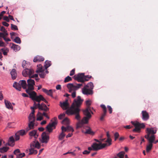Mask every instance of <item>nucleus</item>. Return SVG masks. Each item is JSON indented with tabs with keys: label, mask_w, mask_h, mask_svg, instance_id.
<instances>
[{
	"label": "nucleus",
	"mask_w": 158,
	"mask_h": 158,
	"mask_svg": "<svg viewBox=\"0 0 158 158\" xmlns=\"http://www.w3.org/2000/svg\"><path fill=\"white\" fill-rule=\"evenodd\" d=\"M83 100L81 98L80 96H78L77 98L74 99L70 107H69L68 100H66L63 103L60 102V106L64 110H67L66 113L68 115H75V118L77 120L80 121L81 117L80 114V107L82 104Z\"/></svg>",
	"instance_id": "f257e3e1"
},
{
	"label": "nucleus",
	"mask_w": 158,
	"mask_h": 158,
	"mask_svg": "<svg viewBox=\"0 0 158 158\" xmlns=\"http://www.w3.org/2000/svg\"><path fill=\"white\" fill-rule=\"evenodd\" d=\"M83 113L85 116L83 118L81 121V122L83 124H87L88 123L89 119L91 117V113L93 114V112L91 111L90 108L89 107L83 110Z\"/></svg>",
	"instance_id": "f03ea898"
},
{
	"label": "nucleus",
	"mask_w": 158,
	"mask_h": 158,
	"mask_svg": "<svg viewBox=\"0 0 158 158\" xmlns=\"http://www.w3.org/2000/svg\"><path fill=\"white\" fill-rule=\"evenodd\" d=\"M94 88L93 84L92 82L88 83L82 89V92L85 95H92L93 94L92 89Z\"/></svg>",
	"instance_id": "7ed1b4c3"
},
{
	"label": "nucleus",
	"mask_w": 158,
	"mask_h": 158,
	"mask_svg": "<svg viewBox=\"0 0 158 158\" xmlns=\"http://www.w3.org/2000/svg\"><path fill=\"white\" fill-rule=\"evenodd\" d=\"M13 87L15 88L17 90L20 91L22 87L24 89L27 88V84L26 81L24 80H20L18 83L15 82L13 85Z\"/></svg>",
	"instance_id": "20e7f679"
},
{
	"label": "nucleus",
	"mask_w": 158,
	"mask_h": 158,
	"mask_svg": "<svg viewBox=\"0 0 158 158\" xmlns=\"http://www.w3.org/2000/svg\"><path fill=\"white\" fill-rule=\"evenodd\" d=\"M29 94L30 98L33 101L38 102L40 103L41 101H42L43 99V97L41 95L39 96H37V94L34 91H32L31 93Z\"/></svg>",
	"instance_id": "39448f33"
},
{
	"label": "nucleus",
	"mask_w": 158,
	"mask_h": 158,
	"mask_svg": "<svg viewBox=\"0 0 158 158\" xmlns=\"http://www.w3.org/2000/svg\"><path fill=\"white\" fill-rule=\"evenodd\" d=\"M27 86L28 88L26 89V91L28 94L31 93L32 91L34 89V86L35 84V81L33 80L29 79L27 80Z\"/></svg>",
	"instance_id": "423d86ee"
},
{
	"label": "nucleus",
	"mask_w": 158,
	"mask_h": 158,
	"mask_svg": "<svg viewBox=\"0 0 158 158\" xmlns=\"http://www.w3.org/2000/svg\"><path fill=\"white\" fill-rule=\"evenodd\" d=\"M131 123L135 127V129L133 130L134 132H139L141 128H144L145 127V125L143 123H140L138 122L135 123L133 122H131Z\"/></svg>",
	"instance_id": "0eeeda50"
},
{
	"label": "nucleus",
	"mask_w": 158,
	"mask_h": 158,
	"mask_svg": "<svg viewBox=\"0 0 158 158\" xmlns=\"http://www.w3.org/2000/svg\"><path fill=\"white\" fill-rule=\"evenodd\" d=\"M106 145V144H103L102 143H94L91 145V147L93 148V150L97 151L105 148Z\"/></svg>",
	"instance_id": "6e6552de"
},
{
	"label": "nucleus",
	"mask_w": 158,
	"mask_h": 158,
	"mask_svg": "<svg viewBox=\"0 0 158 158\" xmlns=\"http://www.w3.org/2000/svg\"><path fill=\"white\" fill-rule=\"evenodd\" d=\"M82 85V84H77L74 85L73 84L69 83L67 84V86L69 89V92H71L72 90H77Z\"/></svg>",
	"instance_id": "1a4fd4ad"
},
{
	"label": "nucleus",
	"mask_w": 158,
	"mask_h": 158,
	"mask_svg": "<svg viewBox=\"0 0 158 158\" xmlns=\"http://www.w3.org/2000/svg\"><path fill=\"white\" fill-rule=\"evenodd\" d=\"M32 109L38 108L39 110H43L44 112H47L49 110V108L46 105H44V106H40V103L37 104L35 102H34Z\"/></svg>",
	"instance_id": "9d476101"
},
{
	"label": "nucleus",
	"mask_w": 158,
	"mask_h": 158,
	"mask_svg": "<svg viewBox=\"0 0 158 158\" xmlns=\"http://www.w3.org/2000/svg\"><path fill=\"white\" fill-rule=\"evenodd\" d=\"M53 119L54 120V121L52 123H49L46 127V129H47V131L49 133L51 132L52 131L53 129L52 127H55L57 123L56 118H53Z\"/></svg>",
	"instance_id": "9b49d317"
},
{
	"label": "nucleus",
	"mask_w": 158,
	"mask_h": 158,
	"mask_svg": "<svg viewBox=\"0 0 158 158\" xmlns=\"http://www.w3.org/2000/svg\"><path fill=\"white\" fill-rule=\"evenodd\" d=\"M49 140V136L48 134L45 132H43L41 135V139L40 142L41 143L47 144Z\"/></svg>",
	"instance_id": "f8f14e48"
},
{
	"label": "nucleus",
	"mask_w": 158,
	"mask_h": 158,
	"mask_svg": "<svg viewBox=\"0 0 158 158\" xmlns=\"http://www.w3.org/2000/svg\"><path fill=\"white\" fill-rule=\"evenodd\" d=\"M84 73H78L77 74L75 75L74 76V79L77 80L78 82H84Z\"/></svg>",
	"instance_id": "ddd939ff"
},
{
	"label": "nucleus",
	"mask_w": 158,
	"mask_h": 158,
	"mask_svg": "<svg viewBox=\"0 0 158 158\" xmlns=\"http://www.w3.org/2000/svg\"><path fill=\"white\" fill-rule=\"evenodd\" d=\"M146 131L147 137H148L149 135H154L156 134L157 131V128L156 127L148 128L146 129Z\"/></svg>",
	"instance_id": "4468645a"
},
{
	"label": "nucleus",
	"mask_w": 158,
	"mask_h": 158,
	"mask_svg": "<svg viewBox=\"0 0 158 158\" xmlns=\"http://www.w3.org/2000/svg\"><path fill=\"white\" fill-rule=\"evenodd\" d=\"M34 73V71L32 69H26L22 72V74L23 76L26 77L28 76H30Z\"/></svg>",
	"instance_id": "2eb2a0df"
},
{
	"label": "nucleus",
	"mask_w": 158,
	"mask_h": 158,
	"mask_svg": "<svg viewBox=\"0 0 158 158\" xmlns=\"http://www.w3.org/2000/svg\"><path fill=\"white\" fill-rule=\"evenodd\" d=\"M101 107L102 109L103 113L102 114L100 118V120L101 121H103L106 115L107 112L106 108L105 106L104 105H101Z\"/></svg>",
	"instance_id": "dca6fc26"
},
{
	"label": "nucleus",
	"mask_w": 158,
	"mask_h": 158,
	"mask_svg": "<svg viewBox=\"0 0 158 158\" xmlns=\"http://www.w3.org/2000/svg\"><path fill=\"white\" fill-rule=\"evenodd\" d=\"M40 147V144L38 141H33L30 144V148H37L39 149Z\"/></svg>",
	"instance_id": "f3484780"
},
{
	"label": "nucleus",
	"mask_w": 158,
	"mask_h": 158,
	"mask_svg": "<svg viewBox=\"0 0 158 158\" xmlns=\"http://www.w3.org/2000/svg\"><path fill=\"white\" fill-rule=\"evenodd\" d=\"M145 137L148 140L149 143L152 144L153 143L155 139V137L154 135H151V136L149 135L148 137H147V135H146L145 136Z\"/></svg>",
	"instance_id": "a211bd4d"
},
{
	"label": "nucleus",
	"mask_w": 158,
	"mask_h": 158,
	"mask_svg": "<svg viewBox=\"0 0 158 158\" xmlns=\"http://www.w3.org/2000/svg\"><path fill=\"white\" fill-rule=\"evenodd\" d=\"M142 119L144 120H147L149 118V115L148 113L146 111H142Z\"/></svg>",
	"instance_id": "6ab92c4d"
},
{
	"label": "nucleus",
	"mask_w": 158,
	"mask_h": 158,
	"mask_svg": "<svg viewBox=\"0 0 158 158\" xmlns=\"http://www.w3.org/2000/svg\"><path fill=\"white\" fill-rule=\"evenodd\" d=\"M44 59L43 57L40 56H37L35 57L33 60V61L35 62H40L44 61Z\"/></svg>",
	"instance_id": "aec40b11"
},
{
	"label": "nucleus",
	"mask_w": 158,
	"mask_h": 158,
	"mask_svg": "<svg viewBox=\"0 0 158 158\" xmlns=\"http://www.w3.org/2000/svg\"><path fill=\"white\" fill-rule=\"evenodd\" d=\"M37 131L36 130H33L29 133V135L31 137L33 136L35 139H36L38 138L39 135Z\"/></svg>",
	"instance_id": "412c9836"
},
{
	"label": "nucleus",
	"mask_w": 158,
	"mask_h": 158,
	"mask_svg": "<svg viewBox=\"0 0 158 158\" xmlns=\"http://www.w3.org/2000/svg\"><path fill=\"white\" fill-rule=\"evenodd\" d=\"M15 140L13 136L10 137L8 140V145L10 146L13 147L15 145Z\"/></svg>",
	"instance_id": "4be33fe9"
},
{
	"label": "nucleus",
	"mask_w": 158,
	"mask_h": 158,
	"mask_svg": "<svg viewBox=\"0 0 158 158\" xmlns=\"http://www.w3.org/2000/svg\"><path fill=\"white\" fill-rule=\"evenodd\" d=\"M4 103L6 108L9 109H10L11 110L13 109V107L10 102L5 99Z\"/></svg>",
	"instance_id": "5701e85b"
},
{
	"label": "nucleus",
	"mask_w": 158,
	"mask_h": 158,
	"mask_svg": "<svg viewBox=\"0 0 158 158\" xmlns=\"http://www.w3.org/2000/svg\"><path fill=\"white\" fill-rule=\"evenodd\" d=\"M10 73L11 76L13 80H15L17 76V74L16 71L15 69H12L10 72Z\"/></svg>",
	"instance_id": "b1692460"
},
{
	"label": "nucleus",
	"mask_w": 158,
	"mask_h": 158,
	"mask_svg": "<svg viewBox=\"0 0 158 158\" xmlns=\"http://www.w3.org/2000/svg\"><path fill=\"white\" fill-rule=\"evenodd\" d=\"M82 131L85 134H87L93 135L94 134V132L92 131L90 127H89L88 129H86L85 131Z\"/></svg>",
	"instance_id": "393cba45"
},
{
	"label": "nucleus",
	"mask_w": 158,
	"mask_h": 158,
	"mask_svg": "<svg viewBox=\"0 0 158 158\" xmlns=\"http://www.w3.org/2000/svg\"><path fill=\"white\" fill-rule=\"evenodd\" d=\"M11 47L15 52L19 51L20 49V46L14 44H12V45Z\"/></svg>",
	"instance_id": "a878e982"
},
{
	"label": "nucleus",
	"mask_w": 158,
	"mask_h": 158,
	"mask_svg": "<svg viewBox=\"0 0 158 158\" xmlns=\"http://www.w3.org/2000/svg\"><path fill=\"white\" fill-rule=\"evenodd\" d=\"M43 113L41 112H38L37 114V119L36 120L37 121H41L43 119Z\"/></svg>",
	"instance_id": "bb28decb"
},
{
	"label": "nucleus",
	"mask_w": 158,
	"mask_h": 158,
	"mask_svg": "<svg viewBox=\"0 0 158 158\" xmlns=\"http://www.w3.org/2000/svg\"><path fill=\"white\" fill-rule=\"evenodd\" d=\"M42 90L44 92L46 93L48 95L52 96V89H50L49 90H48L45 89L43 88L42 89Z\"/></svg>",
	"instance_id": "cd10ccee"
},
{
	"label": "nucleus",
	"mask_w": 158,
	"mask_h": 158,
	"mask_svg": "<svg viewBox=\"0 0 158 158\" xmlns=\"http://www.w3.org/2000/svg\"><path fill=\"white\" fill-rule=\"evenodd\" d=\"M1 50L2 51L3 55L5 56L7 55V53L9 51V49L7 48H2L1 49Z\"/></svg>",
	"instance_id": "c85d7f7f"
},
{
	"label": "nucleus",
	"mask_w": 158,
	"mask_h": 158,
	"mask_svg": "<svg viewBox=\"0 0 158 158\" xmlns=\"http://www.w3.org/2000/svg\"><path fill=\"white\" fill-rule=\"evenodd\" d=\"M37 68L36 71V72L37 73H39L44 71V70L43 69L42 66L41 64L37 65Z\"/></svg>",
	"instance_id": "c756f323"
},
{
	"label": "nucleus",
	"mask_w": 158,
	"mask_h": 158,
	"mask_svg": "<svg viewBox=\"0 0 158 158\" xmlns=\"http://www.w3.org/2000/svg\"><path fill=\"white\" fill-rule=\"evenodd\" d=\"M29 153L28 155H31L32 154H36L37 153V151L36 150H34V148H30L29 149Z\"/></svg>",
	"instance_id": "7c9ffc66"
},
{
	"label": "nucleus",
	"mask_w": 158,
	"mask_h": 158,
	"mask_svg": "<svg viewBox=\"0 0 158 158\" xmlns=\"http://www.w3.org/2000/svg\"><path fill=\"white\" fill-rule=\"evenodd\" d=\"M29 122H35V116L29 115L28 116Z\"/></svg>",
	"instance_id": "2f4dec72"
},
{
	"label": "nucleus",
	"mask_w": 158,
	"mask_h": 158,
	"mask_svg": "<svg viewBox=\"0 0 158 158\" xmlns=\"http://www.w3.org/2000/svg\"><path fill=\"white\" fill-rule=\"evenodd\" d=\"M65 136V134L63 132H61L58 136V139L60 140H61L64 139Z\"/></svg>",
	"instance_id": "473e14b6"
},
{
	"label": "nucleus",
	"mask_w": 158,
	"mask_h": 158,
	"mask_svg": "<svg viewBox=\"0 0 158 158\" xmlns=\"http://www.w3.org/2000/svg\"><path fill=\"white\" fill-rule=\"evenodd\" d=\"M112 140L110 138H107V139L105 141L107 143H103V144H106V147L107 146H109L111 144Z\"/></svg>",
	"instance_id": "72a5a7b5"
},
{
	"label": "nucleus",
	"mask_w": 158,
	"mask_h": 158,
	"mask_svg": "<svg viewBox=\"0 0 158 158\" xmlns=\"http://www.w3.org/2000/svg\"><path fill=\"white\" fill-rule=\"evenodd\" d=\"M51 65V62L48 60H46L45 62L44 66L45 69H47Z\"/></svg>",
	"instance_id": "f704fd0d"
},
{
	"label": "nucleus",
	"mask_w": 158,
	"mask_h": 158,
	"mask_svg": "<svg viewBox=\"0 0 158 158\" xmlns=\"http://www.w3.org/2000/svg\"><path fill=\"white\" fill-rule=\"evenodd\" d=\"M62 123L67 126L69 124V119L66 118H65L62 121Z\"/></svg>",
	"instance_id": "c9c22d12"
},
{
	"label": "nucleus",
	"mask_w": 158,
	"mask_h": 158,
	"mask_svg": "<svg viewBox=\"0 0 158 158\" xmlns=\"http://www.w3.org/2000/svg\"><path fill=\"white\" fill-rule=\"evenodd\" d=\"M8 149V147H3L2 148H0V152H7Z\"/></svg>",
	"instance_id": "e433bc0d"
},
{
	"label": "nucleus",
	"mask_w": 158,
	"mask_h": 158,
	"mask_svg": "<svg viewBox=\"0 0 158 158\" xmlns=\"http://www.w3.org/2000/svg\"><path fill=\"white\" fill-rule=\"evenodd\" d=\"M19 135L22 136H23L26 134L25 131L24 130H20L17 132Z\"/></svg>",
	"instance_id": "4c0bfd02"
},
{
	"label": "nucleus",
	"mask_w": 158,
	"mask_h": 158,
	"mask_svg": "<svg viewBox=\"0 0 158 158\" xmlns=\"http://www.w3.org/2000/svg\"><path fill=\"white\" fill-rule=\"evenodd\" d=\"M152 144L149 143V144L147 146L146 151L147 152H149L152 149Z\"/></svg>",
	"instance_id": "58836bf2"
},
{
	"label": "nucleus",
	"mask_w": 158,
	"mask_h": 158,
	"mask_svg": "<svg viewBox=\"0 0 158 158\" xmlns=\"http://www.w3.org/2000/svg\"><path fill=\"white\" fill-rule=\"evenodd\" d=\"M124 154L125 152L123 151H122L119 152L117 154V156H118L119 158H124Z\"/></svg>",
	"instance_id": "ea45409f"
},
{
	"label": "nucleus",
	"mask_w": 158,
	"mask_h": 158,
	"mask_svg": "<svg viewBox=\"0 0 158 158\" xmlns=\"http://www.w3.org/2000/svg\"><path fill=\"white\" fill-rule=\"evenodd\" d=\"M84 82L85 81H88L89 80V79L92 77V76L90 75H86L85 76L84 75Z\"/></svg>",
	"instance_id": "a19ab883"
},
{
	"label": "nucleus",
	"mask_w": 158,
	"mask_h": 158,
	"mask_svg": "<svg viewBox=\"0 0 158 158\" xmlns=\"http://www.w3.org/2000/svg\"><path fill=\"white\" fill-rule=\"evenodd\" d=\"M72 80V78L69 76H68L67 77H65L64 80V82L65 83L67 82L71 81Z\"/></svg>",
	"instance_id": "79ce46f5"
},
{
	"label": "nucleus",
	"mask_w": 158,
	"mask_h": 158,
	"mask_svg": "<svg viewBox=\"0 0 158 158\" xmlns=\"http://www.w3.org/2000/svg\"><path fill=\"white\" fill-rule=\"evenodd\" d=\"M15 42L18 44H20L21 43V40L18 37H16L14 39Z\"/></svg>",
	"instance_id": "37998d69"
},
{
	"label": "nucleus",
	"mask_w": 158,
	"mask_h": 158,
	"mask_svg": "<svg viewBox=\"0 0 158 158\" xmlns=\"http://www.w3.org/2000/svg\"><path fill=\"white\" fill-rule=\"evenodd\" d=\"M20 135H19L18 133L17 132L15 134V141H17L19 140L20 139Z\"/></svg>",
	"instance_id": "c03bdc74"
},
{
	"label": "nucleus",
	"mask_w": 158,
	"mask_h": 158,
	"mask_svg": "<svg viewBox=\"0 0 158 158\" xmlns=\"http://www.w3.org/2000/svg\"><path fill=\"white\" fill-rule=\"evenodd\" d=\"M67 127L68 131H72V132L74 131V129L68 125Z\"/></svg>",
	"instance_id": "a18cd8bd"
},
{
	"label": "nucleus",
	"mask_w": 158,
	"mask_h": 158,
	"mask_svg": "<svg viewBox=\"0 0 158 158\" xmlns=\"http://www.w3.org/2000/svg\"><path fill=\"white\" fill-rule=\"evenodd\" d=\"M39 73H39V76L40 77L42 78H44L45 77V74L44 71L40 72Z\"/></svg>",
	"instance_id": "49530a36"
},
{
	"label": "nucleus",
	"mask_w": 158,
	"mask_h": 158,
	"mask_svg": "<svg viewBox=\"0 0 158 158\" xmlns=\"http://www.w3.org/2000/svg\"><path fill=\"white\" fill-rule=\"evenodd\" d=\"M11 29L12 30H18V28L17 26L13 24H11Z\"/></svg>",
	"instance_id": "de8ad7c7"
},
{
	"label": "nucleus",
	"mask_w": 158,
	"mask_h": 158,
	"mask_svg": "<svg viewBox=\"0 0 158 158\" xmlns=\"http://www.w3.org/2000/svg\"><path fill=\"white\" fill-rule=\"evenodd\" d=\"M65 113H64L60 114V115L58 116V118L59 119H61L63 117H65Z\"/></svg>",
	"instance_id": "09e8293b"
},
{
	"label": "nucleus",
	"mask_w": 158,
	"mask_h": 158,
	"mask_svg": "<svg viewBox=\"0 0 158 158\" xmlns=\"http://www.w3.org/2000/svg\"><path fill=\"white\" fill-rule=\"evenodd\" d=\"M5 46V43L2 41V39L0 38V47H3Z\"/></svg>",
	"instance_id": "8fccbe9b"
},
{
	"label": "nucleus",
	"mask_w": 158,
	"mask_h": 158,
	"mask_svg": "<svg viewBox=\"0 0 158 158\" xmlns=\"http://www.w3.org/2000/svg\"><path fill=\"white\" fill-rule=\"evenodd\" d=\"M62 131L61 132H63L64 133L65 132L67 131V127H65L64 126H63L61 127V128Z\"/></svg>",
	"instance_id": "3c124183"
},
{
	"label": "nucleus",
	"mask_w": 158,
	"mask_h": 158,
	"mask_svg": "<svg viewBox=\"0 0 158 158\" xmlns=\"http://www.w3.org/2000/svg\"><path fill=\"white\" fill-rule=\"evenodd\" d=\"M76 90H72V92H71L72 93L71 96L73 98H75L76 96V92L75 91Z\"/></svg>",
	"instance_id": "603ef678"
},
{
	"label": "nucleus",
	"mask_w": 158,
	"mask_h": 158,
	"mask_svg": "<svg viewBox=\"0 0 158 158\" xmlns=\"http://www.w3.org/2000/svg\"><path fill=\"white\" fill-rule=\"evenodd\" d=\"M119 134L118 132H117L115 133V134H114L115 141H116L117 140V139L119 137Z\"/></svg>",
	"instance_id": "864d4df0"
},
{
	"label": "nucleus",
	"mask_w": 158,
	"mask_h": 158,
	"mask_svg": "<svg viewBox=\"0 0 158 158\" xmlns=\"http://www.w3.org/2000/svg\"><path fill=\"white\" fill-rule=\"evenodd\" d=\"M28 124H30V128L32 129H34V126L35 123L34 122H29Z\"/></svg>",
	"instance_id": "5fc2aeb1"
},
{
	"label": "nucleus",
	"mask_w": 158,
	"mask_h": 158,
	"mask_svg": "<svg viewBox=\"0 0 158 158\" xmlns=\"http://www.w3.org/2000/svg\"><path fill=\"white\" fill-rule=\"evenodd\" d=\"M86 105L87 106V107L86 108L89 107L90 108V109H91V107L89 106L91 105L90 101L89 100H87L86 101Z\"/></svg>",
	"instance_id": "6e6d98bb"
},
{
	"label": "nucleus",
	"mask_w": 158,
	"mask_h": 158,
	"mask_svg": "<svg viewBox=\"0 0 158 158\" xmlns=\"http://www.w3.org/2000/svg\"><path fill=\"white\" fill-rule=\"evenodd\" d=\"M20 152V150L19 149H17L15 150L14 151V154L16 155H18V154Z\"/></svg>",
	"instance_id": "4d7b16f0"
},
{
	"label": "nucleus",
	"mask_w": 158,
	"mask_h": 158,
	"mask_svg": "<svg viewBox=\"0 0 158 158\" xmlns=\"http://www.w3.org/2000/svg\"><path fill=\"white\" fill-rule=\"evenodd\" d=\"M32 107H31V109L32 110V112L29 114V115H30V116H31V115L35 116L34 113H35V110H34V109H37V108L32 109Z\"/></svg>",
	"instance_id": "13d9d810"
},
{
	"label": "nucleus",
	"mask_w": 158,
	"mask_h": 158,
	"mask_svg": "<svg viewBox=\"0 0 158 158\" xmlns=\"http://www.w3.org/2000/svg\"><path fill=\"white\" fill-rule=\"evenodd\" d=\"M26 64V61L25 60H24L23 61L22 63V66L23 68H24L26 67H25V66Z\"/></svg>",
	"instance_id": "bf43d9fd"
},
{
	"label": "nucleus",
	"mask_w": 158,
	"mask_h": 158,
	"mask_svg": "<svg viewBox=\"0 0 158 158\" xmlns=\"http://www.w3.org/2000/svg\"><path fill=\"white\" fill-rule=\"evenodd\" d=\"M43 116L45 117L48 119H49L50 118L48 116L47 113H46L45 112H44L43 113Z\"/></svg>",
	"instance_id": "052dcab7"
},
{
	"label": "nucleus",
	"mask_w": 158,
	"mask_h": 158,
	"mask_svg": "<svg viewBox=\"0 0 158 158\" xmlns=\"http://www.w3.org/2000/svg\"><path fill=\"white\" fill-rule=\"evenodd\" d=\"M75 69H72L70 72V73L69 75L70 76H72L74 75L75 74Z\"/></svg>",
	"instance_id": "680f3d73"
},
{
	"label": "nucleus",
	"mask_w": 158,
	"mask_h": 158,
	"mask_svg": "<svg viewBox=\"0 0 158 158\" xmlns=\"http://www.w3.org/2000/svg\"><path fill=\"white\" fill-rule=\"evenodd\" d=\"M107 107L108 108V110L109 112V113L110 114H111L112 113V108L110 106H107Z\"/></svg>",
	"instance_id": "e2e57ef3"
},
{
	"label": "nucleus",
	"mask_w": 158,
	"mask_h": 158,
	"mask_svg": "<svg viewBox=\"0 0 158 158\" xmlns=\"http://www.w3.org/2000/svg\"><path fill=\"white\" fill-rule=\"evenodd\" d=\"M72 154V155L74 156H75V153H74V152H66L65 153H64L63 154L64 155H67V154Z\"/></svg>",
	"instance_id": "0e129e2a"
},
{
	"label": "nucleus",
	"mask_w": 158,
	"mask_h": 158,
	"mask_svg": "<svg viewBox=\"0 0 158 158\" xmlns=\"http://www.w3.org/2000/svg\"><path fill=\"white\" fill-rule=\"evenodd\" d=\"M3 20L6 21L7 22H9V19L8 17L7 16H5L4 17Z\"/></svg>",
	"instance_id": "69168bd1"
},
{
	"label": "nucleus",
	"mask_w": 158,
	"mask_h": 158,
	"mask_svg": "<svg viewBox=\"0 0 158 158\" xmlns=\"http://www.w3.org/2000/svg\"><path fill=\"white\" fill-rule=\"evenodd\" d=\"M90 152L89 151H88L87 150H85L83 152V154L85 155V154H89Z\"/></svg>",
	"instance_id": "338daca9"
},
{
	"label": "nucleus",
	"mask_w": 158,
	"mask_h": 158,
	"mask_svg": "<svg viewBox=\"0 0 158 158\" xmlns=\"http://www.w3.org/2000/svg\"><path fill=\"white\" fill-rule=\"evenodd\" d=\"M2 24L3 25L7 27H8L9 26V24L6 22H3L2 23Z\"/></svg>",
	"instance_id": "774afa93"
}]
</instances>
